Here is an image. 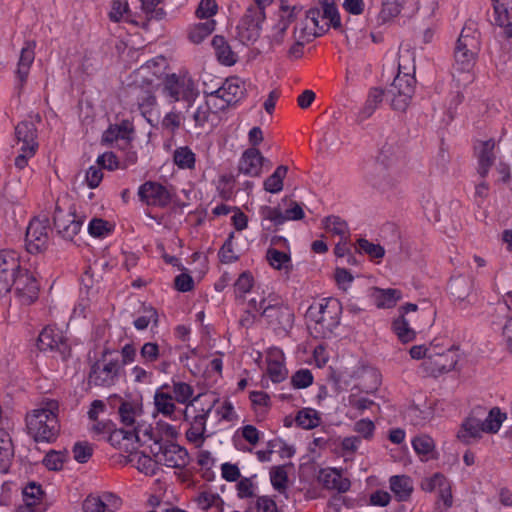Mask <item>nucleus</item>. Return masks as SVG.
Listing matches in <instances>:
<instances>
[{
  "label": "nucleus",
  "instance_id": "58836bf2",
  "mask_svg": "<svg viewBox=\"0 0 512 512\" xmlns=\"http://www.w3.org/2000/svg\"><path fill=\"white\" fill-rule=\"evenodd\" d=\"M266 259L269 265L276 270H289L291 266L290 254L269 247L266 251Z\"/></svg>",
  "mask_w": 512,
  "mask_h": 512
},
{
  "label": "nucleus",
  "instance_id": "bf43d9fd",
  "mask_svg": "<svg viewBox=\"0 0 512 512\" xmlns=\"http://www.w3.org/2000/svg\"><path fill=\"white\" fill-rule=\"evenodd\" d=\"M83 512H105L108 510V503L100 496L89 495L82 503Z\"/></svg>",
  "mask_w": 512,
  "mask_h": 512
},
{
  "label": "nucleus",
  "instance_id": "e2e57ef3",
  "mask_svg": "<svg viewBox=\"0 0 512 512\" xmlns=\"http://www.w3.org/2000/svg\"><path fill=\"white\" fill-rule=\"evenodd\" d=\"M409 322H393V331L403 343L414 340L416 332L409 327Z\"/></svg>",
  "mask_w": 512,
  "mask_h": 512
},
{
  "label": "nucleus",
  "instance_id": "ea45409f",
  "mask_svg": "<svg viewBox=\"0 0 512 512\" xmlns=\"http://www.w3.org/2000/svg\"><path fill=\"white\" fill-rule=\"evenodd\" d=\"M288 172V167L280 165L276 168L272 175L264 181V190L269 193H279L283 189V180Z\"/></svg>",
  "mask_w": 512,
  "mask_h": 512
},
{
  "label": "nucleus",
  "instance_id": "f257e3e1",
  "mask_svg": "<svg viewBox=\"0 0 512 512\" xmlns=\"http://www.w3.org/2000/svg\"><path fill=\"white\" fill-rule=\"evenodd\" d=\"M58 413V401L44 399L37 409L27 414V432L35 442L52 443L57 439L60 433Z\"/></svg>",
  "mask_w": 512,
  "mask_h": 512
},
{
  "label": "nucleus",
  "instance_id": "9b49d317",
  "mask_svg": "<svg viewBox=\"0 0 512 512\" xmlns=\"http://www.w3.org/2000/svg\"><path fill=\"white\" fill-rule=\"evenodd\" d=\"M49 240V220L47 217L32 219L27 227L25 243L27 251L38 253L46 248Z\"/></svg>",
  "mask_w": 512,
  "mask_h": 512
},
{
  "label": "nucleus",
  "instance_id": "a18cd8bd",
  "mask_svg": "<svg viewBox=\"0 0 512 512\" xmlns=\"http://www.w3.org/2000/svg\"><path fill=\"white\" fill-rule=\"evenodd\" d=\"M259 215L262 220V226L265 229H270V227L265 226L264 221H269L274 226H280L285 223L284 213L278 207L263 205L259 208Z\"/></svg>",
  "mask_w": 512,
  "mask_h": 512
},
{
  "label": "nucleus",
  "instance_id": "13d9d810",
  "mask_svg": "<svg viewBox=\"0 0 512 512\" xmlns=\"http://www.w3.org/2000/svg\"><path fill=\"white\" fill-rule=\"evenodd\" d=\"M72 453L78 463H86L93 455V446L87 441H79L74 444Z\"/></svg>",
  "mask_w": 512,
  "mask_h": 512
},
{
  "label": "nucleus",
  "instance_id": "a211bd4d",
  "mask_svg": "<svg viewBox=\"0 0 512 512\" xmlns=\"http://www.w3.org/2000/svg\"><path fill=\"white\" fill-rule=\"evenodd\" d=\"M212 406L206 410L202 409V412L189 418L188 408L183 411L185 421L189 422L190 427L186 431V438L189 442L195 444L196 447L203 445L205 441L206 422L211 412Z\"/></svg>",
  "mask_w": 512,
  "mask_h": 512
},
{
  "label": "nucleus",
  "instance_id": "2eb2a0df",
  "mask_svg": "<svg viewBox=\"0 0 512 512\" xmlns=\"http://www.w3.org/2000/svg\"><path fill=\"white\" fill-rule=\"evenodd\" d=\"M68 322H52L43 328L38 337V348L41 351L60 349L68 337Z\"/></svg>",
  "mask_w": 512,
  "mask_h": 512
},
{
  "label": "nucleus",
  "instance_id": "f03ea898",
  "mask_svg": "<svg viewBox=\"0 0 512 512\" xmlns=\"http://www.w3.org/2000/svg\"><path fill=\"white\" fill-rule=\"evenodd\" d=\"M480 47V33L476 28V24L469 21L464 25L456 43L453 64L454 77L458 74L459 76L464 75L466 82L473 80L472 72L480 52Z\"/></svg>",
  "mask_w": 512,
  "mask_h": 512
},
{
  "label": "nucleus",
  "instance_id": "8fccbe9b",
  "mask_svg": "<svg viewBox=\"0 0 512 512\" xmlns=\"http://www.w3.org/2000/svg\"><path fill=\"white\" fill-rule=\"evenodd\" d=\"M406 0H383L382 9L380 11V18L386 22L398 16L402 10L403 4Z\"/></svg>",
  "mask_w": 512,
  "mask_h": 512
},
{
  "label": "nucleus",
  "instance_id": "c85d7f7f",
  "mask_svg": "<svg viewBox=\"0 0 512 512\" xmlns=\"http://www.w3.org/2000/svg\"><path fill=\"white\" fill-rule=\"evenodd\" d=\"M118 413L121 423L127 428L133 429L134 427L141 426V424L137 423V418L142 414V409L137 403L122 401L118 408ZM142 426L146 425L142 424Z\"/></svg>",
  "mask_w": 512,
  "mask_h": 512
},
{
  "label": "nucleus",
  "instance_id": "a19ab883",
  "mask_svg": "<svg viewBox=\"0 0 512 512\" xmlns=\"http://www.w3.org/2000/svg\"><path fill=\"white\" fill-rule=\"evenodd\" d=\"M412 446L422 460L427 461L432 458L435 444L430 436L420 435L415 437L412 441Z\"/></svg>",
  "mask_w": 512,
  "mask_h": 512
},
{
  "label": "nucleus",
  "instance_id": "69168bd1",
  "mask_svg": "<svg viewBox=\"0 0 512 512\" xmlns=\"http://www.w3.org/2000/svg\"><path fill=\"white\" fill-rule=\"evenodd\" d=\"M290 25V20L285 19L283 15H280L278 23L274 26L272 34L270 36L271 43L274 45H280L283 42L285 32Z\"/></svg>",
  "mask_w": 512,
  "mask_h": 512
},
{
  "label": "nucleus",
  "instance_id": "1a4fd4ad",
  "mask_svg": "<svg viewBox=\"0 0 512 512\" xmlns=\"http://www.w3.org/2000/svg\"><path fill=\"white\" fill-rule=\"evenodd\" d=\"M266 18L261 8H247L237 26V36L243 44L254 43L261 34Z\"/></svg>",
  "mask_w": 512,
  "mask_h": 512
},
{
  "label": "nucleus",
  "instance_id": "f3484780",
  "mask_svg": "<svg viewBox=\"0 0 512 512\" xmlns=\"http://www.w3.org/2000/svg\"><path fill=\"white\" fill-rule=\"evenodd\" d=\"M54 225L60 235L65 239H73L80 231L83 220L78 218L71 209L67 212L56 207L54 212Z\"/></svg>",
  "mask_w": 512,
  "mask_h": 512
},
{
  "label": "nucleus",
  "instance_id": "09e8293b",
  "mask_svg": "<svg viewBox=\"0 0 512 512\" xmlns=\"http://www.w3.org/2000/svg\"><path fill=\"white\" fill-rule=\"evenodd\" d=\"M195 502L197 504V507L202 511L205 512L208 509L214 507L218 504H224L223 499L218 493H214L212 491H202L200 492L196 498Z\"/></svg>",
  "mask_w": 512,
  "mask_h": 512
},
{
  "label": "nucleus",
  "instance_id": "5701e85b",
  "mask_svg": "<svg viewBox=\"0 0 512 512\" xmlns=\"http://www.w3.org/2000/svg\"><path fill=\"white\" fill-rule=\"evenodd\" d=\"M268 162L256 148L244 151L239 161V171L250 177H257L262 172V167Z\"/></svg>",
  "mask_w": 512,
  "mask_h": 512
},
{
  "label": "nucleus",
  "instance_id": "9d476101",
  "mask_svg": "<svg viewBox=\"0 0 512 512\" xmlns=\"http://www.w3.org/2000/svg\"><path fill=\"white\" fill-rule=\"evenodd\" d=\"M23 270L19 254L16 251H0V294H6L12 290L13 280Z\"/></svg>",
  "mask_w": 512,
  "mask_h": 512
},
{
  "label": "nucleus",
  "instance_id": "7c9ffc66",
  "mask_svg": "<svg viewBox=\"0 0 512 512\" xmlns=\"http://www.w3.org/2000/svg\"><path fill=\"white\" fill-rule=\"evenodd\" d=\"M212 45L216 51V56L218 60L222 64L231 66L236 63L237 56L231 50L230 46L225 41L224 37L218 35L214 36L212 40Z\"/></svg>",
  "mask_w": 512,
  "mask_h": 512
},
{
  "label": "nucleus",
  "instance_id": "3c124183",
  "mask_svg": "<svg viewBox=\"0 0 512 512\" xmlns=\"http://www.w3.org/2000/svg\"><path fill=\"white\" fill-rule=\"evenodd\" d=\"M450 294L457 300H464L470 292V283L463 277H457L449 282Z\"/></svg>",
  "mask_w": 512,
  "mask_h": 512
},
{
  "label": "nucleus",
  "instance_id": "4c0bfd02",
  "mask_svg": "<svg viewBox=\"0 0 512 512\" xmlns=\"http://www.w3.org/2000/svg\"><path fill=\"white\" fill-rule=\"evenodd\" d=\"M400 158V148L393 144H384L377 156L376 163L384 168L392 167Z\"/></svg>",
  "mask_w": 512,
  "mask_h": 512
},
{
  "label": "nucleus",
  "instance_id": "774afa93",
  "mask_svg": "<svg viewBox=\"0 0 512 512\" xmlns=\"http://www.w3.org/2000/svg\"><path fill=\"white\" fill-rule=\"evenodd\" d=\"M175 399L179 403H186L193 395V388L184 382H177L173 385Z\"/></svg>",
  "mask_w": 512,
  "mask_h": 512
},
{
  "label": "nucleus",
  "instance_id": "603ef678",
  "mask_svg": "<svg viewBox=\"0 0 512 512\" xmlns=\"http://www.w3.org/2000/svg\"><path fill=\"white\" fill-rule=\"evenodd\" d=\"M163 0H141V10L147 19L160 20L165 16V11L160 4Z\"/></svg>",
  "mask_w": 512,
  "mask_h": 512
},
{
  "label": "nucleus",
  "instance_id": "338daca9",
  "mask_svg": "<svg viewBox=\"0 0 512 512\" xmlns=\"http://www.w3.org/2000/svg\"><path fill=\"white\" fill-rule=\"evenodd\" d=\"M253 286V277L248 272H243L240 274L238 279L236 280L234 284V290L235 294L237 296H243L244 294L248 293Z\"/></svg>",
  "mask_w": 512,
  "mask_h": 512
},
{
  "label": "nucleus",
  "instance_id": "680f3d73",
  "mask_svg": "<svg viewBox=\"0 0 512 512\" xmlns=\"http://www.w3.org/2000/svg\"><path fill=\"white\" fill-rule=\"evenodd\" d=\"M217 11L218 5L216 0H201L196 9V16L199 19L211 20L210 18L213 17Z\"/></svg>",
  "mask_w": 512,
  "mask_h": 512
},
{
  "label": "nucleus",
  "instance_id": "dca6fc26",
  "mask_svg": "<svg viewBox=\"0 0 512 512\" xmlns=\"http://www.w3.org/2000/svg\"><path fill=\"white\" fill-rule=\"evenodd\" d=\"M15 296L25 305L34 303L39 296V283L26 268L13 280Z\"/></svg>",
  "mask_w": 512,
  "mask_h": 512
},
{
  "label": "nucleus",
  "instance_id": "423d86ee",
  "mask_svg": "<svg viewBox=\"0 0 512 512\" xmlns=\"http://www.w3.org/2000/svg\"><path fill=\"white\" fill-rule=\"evenodd\" d=\"M151 440L154 441L151 453L159 464L176 469H183L188 465L189 455L184 447L172 442H162L154 432Z\"/></svg>",
  "mask_w": 512,
  "mask_h": 512
},
{
  "label": "nucleus",
  "instance_id": "4d7b16f0",
  "mask_svg": "<svg viewBox=\"0 0 512 512\" xmlns=\"http://www.w3.org/2000/svg\"><path fill=\"white\" fill-rule=\"evenodd\" d=\"M271 484L275 490L283 493L287 489L288 475L283 466L274 467L270 472Z\"/></svg>",
  "mask_w": 512,
  "mask_h": 512
},
{
  "label": "nucleus",
  "instance_id": "a878e982",
  "mask_svg": "<svg viewBox=\"0 0 512 512\" xmlns=\"http://www.w3.org/2000/svg\"><path fill=\"white\" fill-rule=\"evenodd\" d=\"M369 297L376 307L387 309L395 306V304L402 299V292L393 288L382 289L372 287L369 289Z\"/></svg>",
  "mask_w": 512,
  "mask_h": 512
},
{
  "label": "nucleus",
  "instance_id": "412c9836",
  "mask_svg": "<svg viewBox=\"0 0 512 512\" xmlns=\"http://www.w3.org/2000/svg\"><path fill=\"white\" fill-rule=\"evenodd\" d=\"M136 107L140 114L149 122H153V116L158 117V103L153 91L150 89L134 88Z\"/></svg>",
  "mask_w": 512,
  "mask_h": 512
},
{
  "label": "nucleus",
  "instance_id": "c9c22d12",
  "mask_svg": "<svg viewBox=\"0 0 512 512\" xmlns=\"http://www.w3.org/2000/svg\"><path fill=\"white\" fill-rule=\"evenodd\" d=\"M130 462H135L136 463V468L146 474V475H149V476H154L156 475L157 471H158V464L159 462H157V459L155 458V460H153L150 456H147L145 454H142V453H132L130 455V459H129Z\"/></svg>",
  "mask_w": 512,
  "mask_h": 512
},
{
  "label": "nucleus",
  "instance_id": "aec40b11",
  "mask_svg": "<svg viewBox=\"0 0 512 512\" xmlns=\"http://www.w3.org/2000/svg\"><path fill=\"white\" fill-rule=\"evenodd\" d=\"M215 104H217V102L214 101V98H212L209 93H206L205 100L199 103L192 111H190L191 108L187 106V116L185 119L192 121L195 129H203L209 123L212 114L217 112L215 110Z\"/></svg>",
  "mask_w": 512,
  "mask_h": 512
},
{
  "label": "nucleus",
  "instance_id": "864d4df0",
  "mask_svg": "<svg viewBox=\"0 0 512 512\" xmlns=\"http://www.w3.org/2000/svg\"><path fill=\"white\" fill-rule=\"evenodd\" d=\"M183 120L186 119L182 116L181 112L173 108L170 112L164 115L161 121V126L163 129L174 134L181 127Z\"/></svg>",
  "mask_w": 512,
  "mask_h": 512
},
{
  "label": "nucleus",
  "instance_id": "f704fd0d",
  "mask_svg": "<svg viewBox=\"0 0 512 512\" xmlns=\"http://www.w3.org/2000/svg\"><path fill=\"white\" fill-rule=\"evenodd\" d=\"M339 324L340 322H310L307 329L314 338H331L339 336L336 332Z\"/></svg>",
  "mask_w": 512,
  "mask_h": 512
},
{
  "label": "nucleus",
  "instance_id": "de8ad7c7",
  "mask_svg": "<svg viewBox=\"0 0 512 512\" xmlns=\"http://www.w3.org/2000/svg\"><path fill=\"white\" fill-rule=\"evenodd\" d=\"M384 91L380 88H371L368 97L366 99L365 105L361 111V115L363 118L370 117L376 109L379 107L380 103L383 101Z\"/></svg>",
  "mask_w": 512,
  "mask_h": 512
},
{
  "label": "nucleus",
  "instance_id": "0eeeda50",
  "mask_svg": "<svg viewBox=\"0 0 512 512\" xmlns=\"http://www.w3.org/2000/svg\"><path fill=\"white\" fill-rule=\"evenodd\" d=\"M209 94L217 102L215 110L223 111L245 97L246 83L237 76L229 77L218 89L209 92Z\"/></svg>",
  "mask_w": 512,
  "mask_h": 512
},
{
  "label": "nucleus",
  "instance_id": "052dcab7",
  "mask_svg": "<svg viewBox=\"0 0 512 512\" xmlns=\"http://www.w3.org/2000/svg\"><path fill=\"white\" fill-rule=\"evenodd\" d=\"M88 232L93 237H105L111 232V227L107 221L94 218L89 222Z\"/></svg>",
  "mask_w": 512,
  "mask_h": 512
},
{
  "label": "nucleus",
  "instance_id": "4be33fe9",
  "mask_svg": "<svg viewBox=\"0 0 512 512\" xmlns=\"http://www.w3.org/2000/svg\"><path fill=\"white\" fill-rule=\"evenodd\" d=\"M494 139L485 141H477L475 144V152L478 160V174L484 179L487 177L491 166L494 164L496 156Z\"/></svg>",
  "mask_w": 512,
  "mask_h": 512
},
{
  "label": "nucleus",
  "instance_id": "c756f323",
  "mask_svg": "<svg viewBox=\"0 0 512 512\" xmlns=\"http://www.w3.org/2000/svg\"><path fill=\"white\" fill-rule=\"evenodd\" d=\"M493 9V23L495 25H507L512 19V0H491Z\"/></svg>",
  "mask_w": 512,
  "mask_h": 512
},
{
  "label": "nucleus",
  "instance_id": "37998d69",
  "mask_svg": "<svg viewBox=\"0 0 512 512\" xmlns=\"http://www.w3.org/2000/svg\"><path fill=\"white\" fill-rule=\"evenodd\" d=\"M43 491L40 485L36 484L35 482L29 483L24 489H23V500L25 505L30 508H37L38 506H44V504L41 502Z\"/></svg>",
  "mask_w": 512,
  "mask_h": 512
},
{
  "label": "nucleus",
  "instance_id": "c03bdc74",
  "mask_svg": "<svg viewBox=\"0 0 512 512\" xmlns=\"http://www.w3.org/2000/svg\"><path fill=\"white\" fill-rule=\"evenodd\" d=\"M215 25L216 22L214 20H207L193 25L189 29V39L196 44L202 42L215 30Z\"/></svg>",
  "mask_w": 512,
  "mask_h": 512
},
{
  "label": "nucleus",
  "instance_id": "20e7f679",
  "mask_svg": "<svg viewBox=\"0 0 512 512\" xmlns=\"http://www.w3.org/2000/svg\"><path fill=\"white\" fill-rule=\"evenodd\" d=\"M164 95L175 103L180 100L187 102L189 108L199 95L197 85L188 72L167 74L163 86Z\"/></svg>",
  "mask_w": 512,
  "mask_h": 512
},
{
  "label": "nucleus",
  "instance_id": "4468645a",
  "mask_svg": "<svg viewBox=\"0 0 512 512\" xmlns=\"http://www.w3.org/2000/svg\"><path fill=\"white\" fill-rule=\"evenodd\" d=\"M138 196L148 206L164 208L170 204L173 193L158 182L147 181L139 187Z\"/></svg>",
  "mask_w": 512,
  "mask_h": 512
},
{
  "label": "nucleus",
  "instance_id": "6ab92c4d",
  "mask_svg": "<svg viewBox=\"0 0 512 512\" xmlns=\"http://www.w3.org/2000/svg\"><path fill=\"white\" fill-rule=\"evenodd\" d=\"M141 435L153 438V429L151 426H138L133 429L120 428L117 429L115 425L113 430L108 434L107 441L114 447L122 448L124 441H141Z\"/></svg>",
  "mask_w": 512,
  "mask_h": 512
},
{
  "label": "nucleus",
  "instance_id": "cd10ccee",
  "mask_svg": "<svg viewBox=\"0 0 512 512\" xmlns=\"http://www.w3.org/2000/svg\"><path fill=\"white\" fill-rule=\"evenodd\" d=\"M391 491L394 493L397 501H408L413 492V481L407 475H394L389 479Z\"/></svg>",
  "mask_w": 512,
  "mask_h": 512
},
{
  "label": "nucleus",
  "instance_id": "bb28decb",
  "mask_svg": "<svg viewBox=\"0 0 512 512\" xmlns=\"http://www.w3.org/2000/svg\"><path fill=\"white\" fill-rule=\"evenodd\" d=\"M282 352L271 349L267 355V374L274 383L282 382L287 376V370L282 363Z\"/></svg>",
  "mask_w": 512,
  "mask_h": 512
},
{
  "label": "nucleus",
  "instance_id": "2f4dec72",
  "mask_svg": "<svg viewBox=\"0 0 512 512\" xmlns=\"http://www.w3.org/2000/svg\"><path fill=\"white\" fill-rule=\"evenodd\" d=\"M133 128L128 121H123L119 125H111L102 135L103 143H113L119 139L128 140Z\"/></svg>",
  "mask_w": 512,
  "mask_h": 512
},
{
  "label": "nucleus",
  "instance_id": "79ce46f5",
  "mask_svg": "<svg viewBox=\"0 0 512 512\" xmlns=\"http://www.w3.org/2000/svg\"><path fill=\"white\" fill-rule=\"evenodd\" d=\"M322 224L326 231L338 235L341 238H348L349 236L348 225L339 216H327L323 219Z\"/></svg>",
  "mask_w": 512,
  "mask_h": 512
},
{
  "label": "nucleus",
  "instance_id": "39448f33",
  "mask_svg": "<svg viewBox=\"0 0 512 512\" xmlns=\"http://www.w3.org/2000/svg\"><path fill=\"white\" fill-rule=\"evenodd\" d=\"M37 129L32 122L23 121L15 127V144L17 156L14 165L22 170L28 165L29 159L34 157L38 150Z\"/></svg>",
  "mask_w": 512,
  "mask_h": 512
},
{
  "label": "nucleus",
  "instance_id": "b1692460",
  "mask_svg": "<svg viewBox=\"0 0 512 512\" xmlns=\"http://www.w3.org/2000/svg\"><path fill=\"white\" fill-rule=\"evenodd\" d=\"M319 482L324 488L336 490L339 493H345L350 489L349 479L342 477L337 469H321L318 476Z\"/></svg>",
  "mask_w": 512,
  "mask_h": 512
},
{
  "label": "nucleus",
  "instance_id": "49530a36",
  "mask_svg": "<svg viewBox=\"0 0 512 512\" xmlns=\"http://www.w3.org/2000/svg\"><path fill=\"white\" fill-rule=\"evenodd\" d=\"M320 420L318 412L312 408L300 410L295 417L297 426L303 429H313L317 427L320 424Z\"/></svg>",
  "mask_w": 512,
  "mask_h": 512
},
{
  "label": "nucleus",
  "instance_id": "e433bc0d",
  "mask_svg": "<svg viewBox=\"0 0 512 512\" xmlns=\"http://www.w3.org/2000/svg\"><path fill=\"white\" fill-rule=\"evenodd\" d=\"M173 161L180 169L193 170L196 163V155L188 146L175 149Z\"/></svg>",
  "mask_w": 512,
  "mask_h": 512
},
{
  "label": "nucleus",
  "instance_id": "7ed1b4c3",
  "mask_svg": "<svg viewBox=\"0 0 512 512\" xmlns=\"http://www.w3.org/2000/svg\"><path fill=\"white\" fill-rule=\"evenodd\" d=\"M412 53L409 50L400 51L399 55V73L394 78L392 84L387 90V96L390 98L391 107L396 111H405L415 92L416 80L409 72H401L402 69L408 70L405 60L411 59Z\"/></svg>",
  "mask_w": 512,
  "mask_h": 512
},
{
  "label": "nucleus",
  "instance_id": "ddd939ff",
  "mask_svg": "<svg viewBox=\"0 0 512 512\" xmlns=\"http://www.w3.org/2000/svg\"><path fill=\"white\" fill-rule=\"evenodd\" d=\"M457 362L458 355L454 351V345H450L446 352L431 351L422 365L430 375L436 377L453 370Z\"/></svg>",
  "mask_w": 512,
  "mask_h": 512
},
{
  "label": "nucleus",
  "instance_id": "393cba45",
  "mask_svg": "<svg viewBox=\"0 0 512 512\" xmlns=\"http://www.w3.org/2000/svg\"><path fill=\"white\" fill-rule=\"evenodd\" d=\"M35 48L36 42L34 40H28L21 49L16 70V76L21 85L26 82L30 68L35 60Z\"/></svg>",
  "mask_w": 512,
  "mask_h": 512
},
{
  "label": "nucleus",
  "instance_id": "f8f14e48",
  "mask_svg": "<svg viewBox=\"0 0 512 512\" xmlns=\"http://www.w3.org/2000/svg\"><path fill=\"white\" fill-rule=\"evenodd\" d=\"M485 414L486 408L483 406H476L471 410L457 432V438L462 443L469 445L482 437L484 430H482L481 419Z\"/></svg>",
  "mask_w": 512,
  "mask_h": 512
},
{
  "label": "nucleus",
  "instance_id": "6e6552de",
  "mask_svg": "<svg viewBox=\"0 0 512 512\" xmlns=\"http://www.w3.org/2000/svg\"><path fill=\"white\" fill-rule=\"evenodd\" d=\"M108 353V349L104 350L101 359L97 360L91 366L88 376L89 384L100 387H111L118 381L121 365L117 359L105 362V357Z\"/></svg>",
  "mask_w": 512,
  "mask_h": 512
},
{
  "label": "nucleus",
  "instance_id": "473e14b6",
  "mask_svg": "<svg viewBox=\"0 0 512 512\" xmlns=\"http://www.w3.org/2000/svg\"><path fill=\"white\" fill-rule=\"evenodd\" d=\"M505 419L506 414L502 413L500 408L493 407L489 412L486 411L484 418L481 419L482 430L485 433H497Z\"/></svg>",
  "mask_w": 512,
  "mask_h": 512
},
{
  "label": "nucleus",
  "instance_id": "72a5a7b5",
  "mask_svg": "<svg viewBox=\"0 0 512 512\" xmlns=\"http://www.w3.org/2000/svg\"><path fill=\"white\" fill-rule=\"evenodd\" d=\"M173 400V396L169 393L157 390L154 395V404L157 412L171 419H176V416H174L176 406Z\"/></svg>",
  "mask_w": 512,
  "mask_h": 512
},
{
  "label": "nucleus",
  "instance_id": "5fc2aeb1",
  "mask_svg": "<svg viewBox=\"0 0 512 512\" xmlns=\"http://www.w3.org/2000/svg\"><path fill=\"white\" fill-rule=\"evenodd\" d=\"M68 452L50 450L43 459V464L46 468L53 471H59L62 469L63 464L66 460Z\"/></svg>",
  "mask_w": 512,
  "mask_h": 512
},
{
  "label": "nucleus",
  "instance_id": "0e129e2a",
  "mask_svg": "<svg viewBox=\"0 0 512 512\" xmlns=\"http://www.w3.org/2000/svg\"><path fill=\"white\" fill-rule=\"evenodd\" d=\"M294 388H307L313 383V375L309 369H300L291 378Z\"/></svg>",
  "mask_w": 512,
  "mask_h": 512
},
{
  "label": "nucleus",
  "instance_id": "6e6d98bb",
  "mask_svg": "<svg viewBox=\"0 0 512 512\" xmlns=\"http://www.w3.org/2000/svg\"><path fill=\"white\" fill-rule=\"evenodd\" d=\"M359 252L367 254L372 259H382L385 255V249L379 244L369 242L367 239L360 238L357 241Z\"/></svg>",
  "mask_w": 512,
  "mask_h": 512
}]
</instances>
